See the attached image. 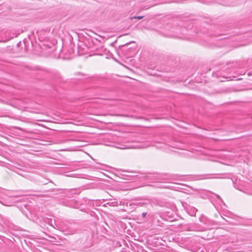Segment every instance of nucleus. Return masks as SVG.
Wrapping results in <instances>:
<instances>
[{"mask_svg": "<svg viewBox=\"0 0 252 252\" xmlns=\"http://www.w3.org/2000/svg\"><path fill=\"white\" fill-rule=\"evenodd\" d=\"M199 221L203 223L206 226L205 228L208 229H213L214 225H216L214 221L210 220L204 215H201L199 218Z\"/></svg>", "mask_w": 252, "mask_h": 252, "instance_id": "nucleus-1", "label": "nucleus"}, {"mask_svg": "<svg viewBox=\"0 0 252 252\" xmlns=\"http://www.w3.org/2000/svg\"><path fill=\"white\" fill-rule=\"evenodd\" d=\"M140 175L139 178H143L146 180L152 181L153 182H159L158 180L160 179L159 176L157 174L154 173H139Z\"/></svg>", "mask_w": 252, "mask_h": 252, "instance_id": "nucleus-2", "label": "nucleus"}, {"mask_svg": "<svg viewBox=\"0 0 252 252\" xmlns=\"http://www.w3.org/2000/svg\"><path fill=\"white\" fill-rule=\"evenodd\" d=\"M196 177L197 180H204L209 179H223L224 177L219 176L216 174H203L196 175Z\"/></svg>", "mask_w": 252, "mask_h": 252, "instance_id": "nucleus-3", "label": "nucleus"}, {"mask_svg": "<svg viewBox=\"0 0 252 252\" xmlns=\"http://www.w3.org/2000/svg\"><path fill=\"white\" fill-rule=\"evenodd\" d=\"M62 204L71 208H76L78 206L77 201L74 199L65 200L62 202Z\"/></svg>", "mask_w": 252, "mask_h": 252, "instance_id": "nucleus-4", "label": "nucleus"}, {"mask_svg": "<svg viewBox=\"0 0 252 252\" xmlns=\"http://www.w3.org/2000/svg\"><path fill=\"white\" fill-rule=\"evenodd\" d=\"M63 231L65 232V234L73 235L77 232V229L73 225H69L64 228Z\"/></svg>", "mask_w": 252, "mask_h": 252, "instance_id": "nucleus-5", "label": "nucleus"}, {"mask_svg": "<svg viewBox=\"0 0 252 252\" xmlns=\"http://www.w3.org/2000/svg\"><path fill=\"white\" fill-rule=\"evenodd\" d=\"M124 172V174H122V175L126 177H137L138 178H139V176L140 175L139 174V173H136L134 172H127V171H123Z\"/></svg>", "mask_w": 252, "mask_h": 252, "instance_id": "nucleus-6", "label": "nucleus"}, {"mask_svg": "<svg viewBox=\"0 0 252 252\" xmlns=\"http://www.w3.org/2000/svg\"><path fill=\"white\" fill-rule=\"evenodd\" d=\"M197 211V209H196L194 207H192L190 208V210H189L188 212H189V214L191 216H194L195 215L196 212Z\"/></svg>", "mask_w": 252, "mask_h": 252, "instance_id": "nucleus-7", "label": "nucleus"}, {"mask_svg": "<svg viewBox=\"0 0 252 252\" xmlns=\"http://www.w3.org/2000/svg\"><path fill=\"white\" fill-rule=\"evenodd\" d=\"M193 225H190L187 228L186 230L187 231H196L200 230V229L199 228H194L193 227Z\"/></svg>", "mask_w": 252, "mask_h": 252, "instance_id": "nucleus-8", "label": "nucleus"}, {"mask_svg": "<svg viewBox=\"0 0 252 252\" xmlns=\"http://www.w3.org/2000/svg\"><path fill=\"white\" fill-rule=\"evenodd\" d=\"M143 17V16H133V17H130V19H138V20H140L141 19H142Z\"/></svg>", "mask_w": 252, "mask_h": 252, "instance_id": "nucleus-9", "label": "nucleus"}, {"mask_svg": "<svg viewBox=\"0 0 252 252\" xmlns=\"http://www.w3.org/2000/svg\"><path fill=\"white\" fill-rule=\"evenodd\" d=\"M191 225H193V227L194 228H199L200 229L199 231L202 230V229H201L202 228L200 226H199L198 225H197L196 224H192Z\"/></svg>", "mask_w": 252, "mask_h": 252, "instance_id": "nucleus-10", "label": "nucleus"}, {"mask_svg": "<svg viewBox=\"0 0 252 252\" xmlns=\"http://www.w3.org/2000/svg\"><path fill=\"white\" fill-rule=\"evenodd\" d=\"M214 195L218 198L219 199L220 201H221L222 203H223V201L222 200L220 196L217 194H214Z\"/></svg>", "mask_w": 252, "mask_h": 252, "instance_id": "nucleus-11", "label": "nucleus"}, {"mask_svg": "<svg viewBox=\"0 0 252 252\" xmlns=\"http://www.w3.org/2000/svg\"><path fill=\"white\" fill-rule=\"evenodd\" d=\"M147 213L146 212H143L142 214V217L143 218H145L147 215Z\"/></svg>", "mask_w": 252, "mask_h": 252, "instance_id": "nucleus-12", "label": "nucleus"}, {"mask_svg": "<svg viewBox=\"0 0 252 252\" xmlns=\"http://www.w3.org/2000/svg\"><path fill=\"white\" fill-rule=\"evenodd\" d=\"M123 116H125V117H130V118H133V116H129V115H122Z\"/></svg>", "mask_w": 252, "mask_h": 252, "instance_id": "nucleus-13", "label": "nucleus"}, {"mask_svg": "<svg viewBox=\"0 0 252 252\" xmlns=\"http://www.w3.org/2000/svg\"><path fill=\"white\" fill-rule=\"evenodd\" d=\"M73 191H75V190H73V189H72V190H71V192H73Z\"/></svg>", "mask_w": 252, "mask_h": 252, "instance_id": "nucleus-14", "label": "nucleus"}, {"mask_svg": "<svg viewBox=\"0 0 252 252\" xmlns=\"http://www.w3.org/2000/svg\"><path fill=\"white\" fill-rule=\"evenodd\" d=\"M126 147L122 148V149H126Z\"/></svg>", "mask_w": 252, "mask_h": 252, "instance_id": "nucleus-15", "label": "nucleus"}]
</instances>
